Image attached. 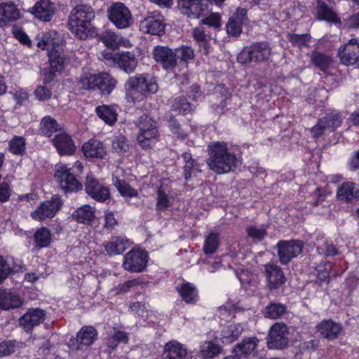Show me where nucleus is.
<instances>
[{"instance_id": "obj_1", "label": "nucleus", "mask_w": 359, "mask_h": 359, "mask_svg": "<svg viewBox=\"0 0 359 359\" xmlns=\"http://www.w3.org/2000/svg\"><path fill=\"white\" fill-rule=\"evenodd\" d=\"M208 165L215 173L221 175L234 171L238 167V157L225 142L217 141L208 147Z\"/></svg>"}, {"instance_id": "obj_2", "label": "nucleus", "mask_w": 359, "mask_h": 359, "mask_svg": "<svg viewBox=\"0 0 359 359\" xmlns=\"http://www.w3.org/2000/svg\"><path fill=\"white\" fill-rule=\"evenodd\" d=\"M94 18L95 13L91 6L86 4L76 5L69 15L68 28L77 39L86 40L95 34L91 23Z\"/></svg>"}, {"instance_id": "obj_3", "label": "nucleus", "mask_w": 359, "mask_h": 359, "mask_svg": "<svg viewBox=\"0 0 359 359\" xmlns=\"http://www.w3.org/2000/svg\"><path fill=\"white\" fill-rule=\"evenodd\" d=\"M158 88L155 78L148 74L130 76L125 84L127 100L133 103L142 101L156 93Z\"/></svg>"}, {"instance_id": "obj_4", "label": "nucleus", "mask_w": 359, "mask_h": 359, "mask_svg": "<svg viewBox=\"0 0 359 359\" xmlns=\"http://www.w3.org/2000/svg\"><path fill=\"white\" fill-rule=\"evenodd\" d=\"M83 171V165L79 161H76L71 168L65 164L57 165L54 177L64 194L78 192L83 189L82 183L77 179Z\"/></svg>"}, {"instance_id": "obj_5", "label": "nucleus", "mask_w": 359, "mask_h": 359, "mask_svg": "<svg viewBox=\"0 0 359 359\" xmlns=\"http://www.w3.org/2000/svg\"><path fill=\"white\" fill-rule=\"evenodd\" d=\"M56 32L44 34L41 40L37 43V46L42 50H48L50 67L62 74L65 70L66 57L62 53V41L56 39Z\"/></svg>"}, {"instance_id": "obj_6", "label": "nucleus", "mask_w": 359, "mask_h": 359, "mask_svg": "<svg viewBox=\"0 0 359 359\" xmlns=\"http://www.w3.org/2000/svg\"><path fill=\"white\" fill-rule=\"evenodd\" d=\"M137 142L144 150L152 149L159 141L160 133L156 121L149 115H142L137 123Z\"/></svg>"}, {"instance_id": "obj_7", "label": "nucleus", "mask_w": 359, "mask_h": 359, "mask_svg": "<svg viewBox=\"0 0 359 359\" xmlns=\"http://www.w3.org/2000/svg\"><path fill=\"white\" fill-rule=\"evenodd\" d=\"M80 83L86 90H97L102 95H109L116 86V80L107 72L88 73L83 75Z\"/></svg>"}, {"instance_id": "obj_8", "label": "nucleus", "mask_w": 359, "mask_h": 359, "mask_svg": "<svg viewBox=\"0 0 359 359\" xmlns=\"http://www.w3.org/2000/svg\"><path fill=\"white\" fill-rule=\"evenodd\" d=\"M271 55V48L269 43L266 41H259L243 48L238 55L237 60L243 65L252 62H262L268 61Z\"/></svg>"}, {"instance_id": "obj_9", "label": "nucleus", "mask_w": 359, "mask_h": 359, "mask_svg": "<svg viewBox=\"0 0 359 359\" xmlns=\"http://www.w3.org/2000/svg\"><path fill=\"white\" fill-rule=\"evenodd\" d=\"M149 254L146 250L133 248L123 257L122 267L130 273H142L147 266Z\"/></svg>"}, {"instance_id": "obj_10", "label": "nucleus", "mask_w": 359, "mask_h": 359, "mask_svg": "<svg viewBox=\"0 0 359 359\" xmlns=\"http://www.w3.org/2000/svg\"><path fill=\"white\" fill-rule=\"evenodd\" d=\"M63 205V201L59 195H53L49 200L42 202L30 216L32 219L43 222L47 219L53 218L60 210Z\"/></svg>"}, {"instance_id": "obj_11", "label": "nucleus", "mask_w": 359, "mask_h": 359, "mask_svg": "<svg viewBox=\"0 0 359 359\" xmlns=\"http://www.w3.org/2000/svg\"><path fill=\"white\" fill-rule=\"evenodd\" d=\"M165 26L164 16L157 11L148 13L140 22V29L142 32L159 36L165 34Z\"/></svg>"}, {"instance_id": "obj_12", "label": "nucleus", "mask_w": 359, "mask_h": 359, "mask_svg": "<svg viewBox=\"0 0 359 359\" xmlns=\"http://www.w3.org/2000/svg\"><path fill=\"white\" fill-rule=\"evenodd\" d=\"M110 22L118 29H125L133 22L130 11L122 2L114 3L108 10Z\"/></svg>"}, {"instance_id": "obj_13", "label": "nucleus", "mask_w": 359, "mask_h": 359, "mask_svg": "<svg viewBox=\"0 0 359 359\" xmlns=\"http://www.w3.org/2000/svg\"><path fill=\"white\" fill-rule=\"evenodd\" d=\"M288 328L283 323H276L270 328L266 337L269 349L283 350L289 343Z\"/></svg>"}, {"instance_id": "obj_14", "label": "nucleus", "mask_w": 359, "mask_h": 359, "mask_svg": "<svg viewBox=\"0 0 359 359\" xmlns=\"http://www.w3.org/2000/svg\"><path fill=\"white\" fill-rule=\"evenodd\" d=\"M153 57L167 72H174L177 66V56L175 49L168 46H156L153 49Z\"/></svg>"}, {"instance_id": "obj_15", "label": "nucleus", "mask_w": 359, "mask_h": 359, "mask_svg": "<svg viewBox=\"0 0 359 359\" xmlns=\"http://www.w3.org/2000/svg\"><path fill=\"white\" fill-rule=\"evenodd\" d=\"M276 248L280 262L286 265L302 252L303 243L300 240H280L277 243Z\"/></svg>"}, {"instance_id": "obj_16", "label": "nucleus", "mask_w": 359, "mask_h": 359, "mask_svg": "<svg viewBox=\"0 0 359 359\" xmlns=\"http://www.w3.org/2000/svg\"><path fill=\"white\" fill-rule=\"evenodd\" d=\"M177 6L184 15L193 18L205 16L210 10V0H178Z\"/></svg>"}, {"instance_id": "obj_17", "label": "nucleus", "mask_w": 359, "mask_h": 359, "mask_svg": "<svg viewBox=\"0 0 359 359\" xmlns=\"http://www.w3.org/2000/svg\"><path fill=\"white\" fill-rule=\"evenodd\" d=\"M248 10L245 8L238 7L226 24L227 35L230 37H239L243 32V26L248 24Z\"/></svg>"}, {"instance_id": "obj_18", "label": "nucleus", "mask_w": 359, "mask_h": 359, "mask_svg": "<svg viewBox=\"0 0 359 359\" xmlns=\"http://www.w3.org/2000/svg\"><path fill=\"white\" fill-rule=\"evenodd\" d=\"M85 191L88 196L99 203H105L111 198L109 189L93 175H87Z\"/></svg>"}, {"instance_id": "obj_19", "label": "nucleus", "mask_w": 359, "mask_h": 359, "mask_svg": "<svg viewBox=\"0 0 359 359\" xmlns=\"http://www.w3.org/2000/svg\"><path fill=\"white\" fill-rule=\"evenodd\" d=\"M106 60L111 62L113 65H117L118 67L128 74L133 73L137 66V60L135 55L130 52L106 53L104 54Z\"/></svg>"}, {"instance_id": "obj_20", "label": "nucleus", "mask_w": 359, "mask_h": 359, "mask_svg": "<svg viewBox=\"0 0 359 359\" xmlns=\"http://www.w3.org/2000/svg\"><path fill=\"white\" fill-rule=\"evenodd\" d=\"M338 55L342 64L353 65L359 62V39L353 38L339 48Z\"/></svg>"}, {"instance_id": "obj_21", "label": "nucleus", "mask_w": 359, "mask_h": 359, "mask_svg": "<svg viewBox=\"0 0 359 359\" xmlns=\"http://www.w3.org/2000/svg\"><path fill=\"white\" fill-rule=\"evenodd\" d=\"M51 142L60 156H72L76 151V147L72 137L65 131L56 134L52 139Z\"/></svg>"}, {"instance_id": "obj_22", "label": "nucleus", "mask_w": 359, "mask_h": 359, "mask_svg": "<svg viewBox=\"0 0 359 359\" xmlns=\"http://www.w3.org/2000/svg\"><path fill=\"white\" fill-rule=\"evenodd\" d=\"M266 285L271 292L276 291L286 282V278L280 267L273 263L264 265Z\"/></svg>"}, {"instance_id": "obj_23", "label": "nucleus", "mask_w": 359, "mask_h": 359, "mask_svg": "<svg viewBox=\"0 0 359 359\" xmlns=\"http://www.w3.org/2000/svg\"><path fill=\"white\" fill-rule=\"evenodd\" d=\"M130 245V241L126 236H114L111 237L109 241L102 244L104 250L101 252L111 257L122 255L129 248Z\"/></svg>"}, {"instance_id": "obj_24", "label": "nucleus", "mask_w": 359, "mask_h": 359, "mask_svg": "<svg viewBox=\"0 0 359 359\" xmlns=\"http://www.w3.org/2000/svg\"><path fill=\"white\" fill-rule=\"evenodd\" d=\"M45 316L46 313L41 309H29L20 318L19 324L26 332L29 333L32 332L35 326L39 325L44 320Z\"/></svg>"}, {"instance_id": "obj_25", "label": "nucleus", "mask_w": 359, "mask_h": 359, "mask_svg": "<svg viewBox=\"0 0 359 359\" xmlns=\"http://www.w3.org/2000/svg\"><path fill=\"white\" fill-rule=\"evenodd\" d=\"M81 151L84 157L88 159H103L107 155L106 147L103 142L95 138L84 142L81 147Z\"/></svg>"}, {"instance_id": "obj_26", "label": "nucleus", "mask_w": 359, "mask_h": 359, "mask_svg": "<svg viewBox=\"0 0 359 359\" xmlns=\"http://www.w3.org/2000/svg\"><path fill=\"white\" fill-rule=\"evenodd\" d=\"M259 342V340L257 337L243 338L241 342L234 346L231 354L228 356H233L235 359H242V357L247 358L255 350Z\"/></svg>"}, {"instance_id": "obj_27", "label": "nucleus", "mask_w": 359, "mask_h": 359, "mask_svg": "<svg viewBox=\"0 0 359 359\" xmlns=\"http://www.w3.org/2000/svg\"><path fill=\"white\" fill-rule=\"evenodd\" d=\"M55 6L50 0H39L29 12L42 22H50L55 13Z\"/></svg>"}, {"instance_id": "obj_28", "label": "nucleus", "mask_w": 359, "mask_h": 359, "mask_svg": "<svg viewBox=\"0 0 359 359\" xmlns=\"http://www.w3.org/2000/svg\"><path fill=\"white\" fill-rule=\"evenodd\" d=\"M316 18L319 21L330 23H341L340 18L334 8L323 0H317L316 3Z\"/></svg>"}, {"instance_id": "obj_29", "label": "nucleus", "mask_w": 359, "mask_h": 359, "mask_svg": "<svg viewBox=\"0 0 359 359\" xmlns=\"http://www.w3.org/2000/svg\"><path fill=\"white\" fill-rule=\"evenodd\" d=\"M21 18L20 10L12 1L0 3V27H3L8 22H15Z\"/></svg>"}, {"instance_id": "obj_30", "label": "nucleus", "mask_w": 359, "mask_h": 359, "mask_svg": "<svg viewBox=\"0 0 359 359\" xmlns=\"http://www.w3.org/2000/svg\"><path fill=\"white\" fill-rule=\"evenodd\" d=\"M316 330L324 338L332 341L337 339L341 332L343 327L340 323H337L332 319L323 320L316 325Z\"/></svg>"}, {"instance_id": "obj_31", "label": "nucleus", "mask_w": 359, "mask_h": 359, "mask_svg": "<svg viewBox=\"0 0 359 359\" xmlns=\"http://www.w3.org/2000/svg\"><path fill=\"white\" fill-rule=\"evenodd\" d=\"M98 339V332L92 325H83L76 334L77 349H82L83 346H90Z\"/></svg>"}, {"instance_id": "obj_32", "label": "nucleus", "mask_w": 359, "mask_h": 359, "mask_svg": "<svg viewBox=\"0 0 359 359\" xmlns=\"http://www.w3.org/2000/svg\"><path fill=\"white\" fill-rule=\"evenodd\" d=\"M337 197L339 201L351 203L359 199V184L353 182H344L338 188Z\"/></svg>"}, {"instance_id": "obj_33", "label": "nucleus", "mask_w": 359, "mask_h": 359, "mask_svg": "<svg viewBox=\"0 0 359 359\" xmlns=\"http://www.w3.org/2000/svg\"><path fill=\"white\" fill-rule=\"evenodd\" d=\"M175 289L182 301L187 304H196L198 302V290L193 283L184 281L178 284Z\"/></svg>"}, {"instance_id": "obj_34", "label": "nucleus", "mask_w": 359, "mask_h": 359, "mask_svg": "<svg viewBox=\"0 0 359 359\" xmlns=\"http://www.w3.org/2000/svg\"><path fill=\"white\" fill-rule=\"evenodd\" d=\"M187 355V348L176 340L167 342L161 355V359H184Z\"/></svg>"}, {"instance_id": "obj_35", "label": "nucleus", "mask_w": 359, "mask_h": 359, "mask_svg": "<svg viewBox=\"0 0 359 359\" xmlns=\"http://www.w3.org/2000/svg\"><path fill=\"white\" fill-rule=\"evenodd\" d=\"M72 217L78 223L91 225L95 219V210L90 205H83L73 211Z\"/></svg>"}, {"instance_id": "obj_36", "label": "nucleus", "mask_w": 359, "mask_h": 359, "mask_svg": "<svg viewBox=\"0 0 359 359\" xmlns=\"http://www.w3.org/2000/svg\"><path fill=\"white\" fill-rule=\"evenodd\" d=\"M33 251H38L49 247L52 242V235L50 229L46 226L37 229L33 235Z\"/></svg>"}, {"instance_id": "obj_37", "label": "nucleus", "mask_w": 359, "mask_h": 359, "mask_svg": "<svg viewBox=\"0 0 359 359\" xmlns=\"http://www.w3.org/2000/svg\"><path fill=\"white\" fill-rule=\"evenodd\" d=\"M22 304V302L18 295L6 289H0V309L8 311L19 308Z\"/></svg>"}, {"instance_id": "obj_38", "label": "nucleus", "mask_w": 359, "mask_h": 359, "mask_svg": "<svg viewBox=\"0 0 359 359\" xmlns=\"http://www.w3.org/2000/svg\"><path fill=\"white\" fill-rule=\"evenodd\" d=\"M182 158L184 162L183 175L186 182H188L192 176H196L201 170L199 168L198 162L193 158L190 152H184L182 154Z\"/></svg>"}, {"instance_id": "obj_39", "label": "nucleus", "mask_w": 359, "mask_h": 359, "mask_svg": "<svg viewBox=\"0 0 359 359\" xmlns=\"http://www.w3.org/2000/svg\"><path fill=\"white\" fill-rule=\"evenodd\" d=\"M332 264L330 262H323L317 264L312 274L316 276L315 283L322 285L324 283H330Z\"/></svg>"}, {"instance_id": "obj_40", "label": "nucleus", "mask_w": 359, "mask_h": 359, "mask_svg": "<svg viewBox=\"0 0 359 359\" xmlns=\"http://www.w3.org/2000/svg\"><path fill=\"white\" fill-rule=\"evenodd\" d=\"M97 116L109 126H113L117 121L118 114L113 105L102 104L95 108Z\"/></svg>"}, {"instance_id": "obj_41", "label": "nucleus", "mask_w": 359, "mask_h": 359, "mask_svg": "<svg viewBox=\"0 0 359 359\" xmlns=\"http://www.w3.org/2000/svg\"><path fill=\"white\" fill-rule=\"evenodd\" d=\"M311 62L320 71L327 72L331 66L332 58L325 53L313 50L311 53Z\"/></svg>"}, {"instance_id": "obj_42", "label": "nucleus", "mask_w": 359, "mask_h": 359, "mask_svg": "<svg viewBox=\"0 0 359 359\" xmlns=\"http://www.w3.org/2000/svg\"><path fill=\"white\" fill-rule=\"evenodd\" d=\"M243 332V327L239 323H232L224 327L221 332L224 343L229 344L236 341Z\"/></svg>"}, {"instance_id": "obj_43", "label": "nucleus", "mask_w": 359, "mask_h": 359, "mask_svg": "<svg viewBox=\"0 0 359 359\" xmlns=\"http://www.w3.org/2000/svg\"><path fill=\"white\" fill-rule=\"evenodd\" d=\"M60 130L57 121L50 116H46L41 119L40 131L43 136L51 137L54 133Z\"/></svg>"}, {"instance_id": "obj_44", "label": "nucleus", "mask_w": 359, "mask_h": 359, "mask_svg": "<svg viewBox=\"0 0 359 359\" xmlns=\"http://www.w3.org/2000/svg\"><path fill=\"white\" fill-rule=\"evenodd\" d=\"M320 123L330 132H334L342 123V117L340 113L331 111L327 113L324 116L320 118Z\"/></svg>"}, {"instance_id": "obj_45", "label": "nucleus", "mask_w": 359, "mask_h": 359, "mask_svg": "<svg viewBox=\"0 0 359 359\" xmlns=\"http://www.w3.org/2000/svg\"><path fill=\"white\" fill-rule=\"evenodd\" d=\"M222 351V347L212 341H205L201 345L200 355L203 359H211L219 355Z\"/></svg>"}, {"instance_id": "obj_46", "label": "nucleus", "mask_w": 359, "mask_h": 359, "mask_svg": "<svg viewBox=\"0 0 359 359\" xmlns=\"http://www.w3.org/2000/svg\"><path fill=\"white\" fill-rule=\"evenodd\" d=\"M172 111L184 116L191 114L194 111L193 105L184 96H178L175 98L172 106Z\"/></svg>"}, {"instance_id": "obj_47", "label": "nucleus", "mask_w": 359, "mask_h": 359, "mask_svg": "<svg viewBox=\"0 0 359 359\" xmlns=\"http://www.w3.org/2000/svg\"><path fill=\"white\" fill-rule=\"evenodd\" d=\"M8 151L14 155L23 156L26 152L25 138L14 135L8 142Z\"/></svg>"}, {"instance_id": "obj_48", "label": "nucleus", "mask_w": 359, "mask_h": 359, "mask_svg": "<svg viewBox=\"0 0 359 359\" xmlns=\"http://www.w3.org/2000/svg\"><path fill=\"white\" fill-rule=\"evenodd\" d=\"M129 336L125 331L118 330L107 339V346L111 351H114L120 343L128 344Z\"/></svg>"}, {"instance_id": "obj_49", "label": "nucleus", "mask_w": 359, "mask_h": 359, "mask_svg": "<svg viewBox=\"0 0 359 359\" xmlns=\"http://www.w3.org/2000/svg\"><path fill=\"white\" fill-rule=\"evenodd\" d=\"M114 184L123 197L133 198L138 196L137 189L133 188L129 183L118 177L114 180Z\"/></svg>"}, {"instance_id": "obj_50", "label": "nucleus", "mask_w": 359, "mask_h": 359, "mask_svg": "<svg viewBox=\"0 0 359 359\" xmlns=\"http://www.w3.org/2000/svg\"><path fill=\"white\" fill-rule=\"evenodd\" d=\"M286 306L281 303L271 302L265 308V316L271 319H277L286 312Z\"/></svg>"}, {"instance_id": "obj_51", "label": "nucleus", "mask_w": 359, "mask_h": 359, "mask_svg": "<svg viewBox=\"0 0 359 359\" xmlns=\"http://www.w3.org/2000/svg\"><path fill=\"white\" fill-rule=\"evenodd\" d=\"M219 245V234L212 232L205 238L203 250L205 255H212L216 252Z\"/></svg>"}, {"instance_id": "obj_52", "label": "nucleus", "mask_w": 359, "mask_h": 359, "mask_svg": "<svg viewBox=\"0 0 359 359\" xmlns=\"http://www.w3.org/2000/svg\"><path fill=\"white\" fill-rule=\"evenodd\" d=\"M175 51H176L177 60H180V63L186 66L194 58V52L191 46L182 45L175 48Z\"/></svg>"}, {"instance_id": "obj_53", "label": "nucleus", "mask_w": 359, "mask_h": 359, "mask_svg": "<svg viewBox=\"0 0 359 359\" xmlns=\"http://www.w3.org/2000/svg\"><path fill=\"white\" fill-rule=\"evenodd\" d=\"M145 285L143 278L141 277L135 278L118 284L116 287V294H124L130 291V289L135 287Z\"/></svg>"}, {"instance_id": "obj_54", "label": "nucleus", "mask_w": 359, "mask_h": 359, "mask_svg": "<svg viewBox=\"0 0 359 359\" xmlns=\"http://www.w3.org/2000/svg\"><path fill=\"white\" fill-rule=\"evenodd\" d=\"M168 126L170 130L180 140H185L187 133L182 129L179 121L172 115L168 121Z\"/></svg>"}, {"instance_id": "obj_55", "label": "nucleus", "mask_w": 359, "mask_h": 359, "mask_svg": "<svg viewBox=\"0 0 359 359\" xmlns=\"http://www.w3.org/2000/svg\"><path fill=\"white\" fill-rule=\"evenodd\" d=\"M287 39L293 46H297L299 48L307 47L311 40V36L309 34H298L289 33Z\"/></svg>"}, {"instance_id": "obj_56", "label": "nucleus", "mask_w": 359, "mask_h": 359, "mask_svg": "<svg viewBox=\"0 0 359 359\" xmlns=\"http://www.w3.org/2000/svg\"><path fill=\"white\" fill-rule=\"evenodd\" d=\"M317 251L318 254L325 257H334L339 254V250L332 241H325L317 247Z\"/></svg>"}, {"instance_id": "obj_57", "label": "nucleus", "mask_w": 359, "mask_h": 359, "mask_svg": "<svg viewBox=\"0 0 359 359\" xmlns=\"http://www.w3.org/2000/svg\"><path fill=\"white\" fill-rule=\"evenodd\" d=\"M246 233L249 238L255 242H261L267 235L266 228L258 229L256 226L250 225L246 228Z\"/></svg>"}, {"instance_id": "obj_58", "label": "nucleus", "mask_w": 359, "mask_h": 359, "mask_svg": "<svg viewBox=\"0 0 359 359\" xmlns=\"http://www.w3.org/2000/svg\"><path fill=\"white\" fill-rule=\"evenodd\" d=\"M156 194L157 201L156 203V210L157 211H165L171 205L170 199L168 195L161 189V187L158 189Z\"/></svg>"}, {"instance_id": "obj_59", "label": "nucleus", "mask_w": 359, "mask_h": 359, "mask_svg": "<svg viewBox=\"0 0 359 359\" xmlns=\"http://www.w3.org/2000/svg\"><path fill=\"white\" fill-rule=\"evenodd\" d=\"M17 346L16 340H5L0 342V358L11 355L15 351Z\"/></svg>"}, {"instance_id": "obj_60", "label": "nucleus", "mask_w": 359, "mask_h": 359, "mask_svg": "<svg viewBox=\"0 0 359 359\" xmlns=\"http://www.w3.org/2000/svg\"><path fill=\"white\" fill-rule=\"evenodd\" d=\"M14 272L10 264L3 255H0V285Z\"/></svg>"}, {"instance_id": "obj_61", "label": "nucleus", "mask_w": 359, "mask_h": 359, "mask_svg": "<svg viewBox=\"0 0 359 359\" xmlns=\"http://www.w3.org/2000/svg\"><path fill=\"white\" fill-rule=\"evenodd\" d=\"M112 148L117 153H125L128 149L126 137L124 135H118L112 142Z\"/></svg>"}, {"instance_id": "obj_62", "label": "nucleus", "mask_w": 359, "mask_h": 359, "mask_svg": "<svg viewBox=\"0 0 359 359\" xmlns=\"http://www.w3.org/2000/svg\"><path fill=\"white\" fill-rule=\"evenodd\" d=\"M12 189L10 184L5 181L0 182V203H4L10 200Z\"/></svg>"}, {"instance_id": "obj_63", "label": "nucleus", "mask_w": 359, "mask_h": 359, "mask_svg": "<svg viewBox=\"0 0 359 359\" xmlns=\"http://www.w3.org/2000/svg\"><path fill=\"white\" fill-rule=\"evenodd\" d=\"M13 36L19 41V42L23 45H27L29 47L32 46V41L29 36L26 32L21 28H15L13 30Z\"/></svg>"}, {"instance_id": "obj_64", "label": "nucleus", "mask_w": 359, "mask_h": 359, "mask_svg": "<svg viewBox=\"0 0 359 359\" xmlns=\"http://www.w3.org/2000/svg\"><path fill=\"white\" fill-rule=\"evenodd\" d=\"M313 196L316 198L312 202L311 204L313 207H317L321 205L323 202L325 201V198L327 196V191L326 189L318 187L313 192Z\"/></svg>"}]
</instances>
